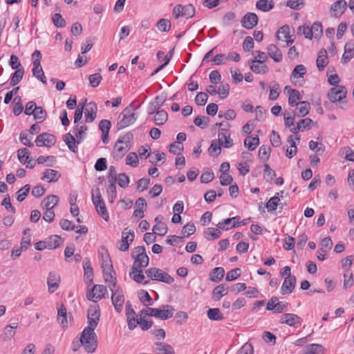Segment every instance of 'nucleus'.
<instances>
[{
	"label": "nucleus",
	"mask_w": 354,
	"mask_h": 354,
	"mask_svg": "<svg viewBox=\"0 0 354 354\" xmlns=\"http://www.w3.org/2000/svg\"><path fill=\"white\" fill-rule=\"evenodd\" d=\"M133 136L128 132L120 136L113 147V156L115 160L121 159L131 149L133 145Z\"/></svg>",
	"instance_id": "1"
},
{
	"label": "nucleus",
	"mask_w": 354,
	"mask_h": 354,
	"mask_svg": "<svg viewBox=\"0 0 354 354\" xmlns=\"http://www.w3.org/2000/svg\"><path fill=\"white\" fill-rule=\"evenodd\" d=\"M88 131V127L86 125H76L73 129L74 136L71 133H68L64 136L63 140L68 149L73 151L76 152L77 150V144H80L84 138V135Z\"/></svg>",
	"instance_id": "2"
},
{
	"label": "nucleus",
	"mask_w": 354,
	"mask_h": 354,
	"mask_svg": "<svg viewBox=\"0 0 354 354\" xmlns=\"http://www.w3.org/2000/svg\"><path fill=\"white\" fill-rule=\"evenodd\" d=\"M80 342L86 352L92 353L97 347V337L94 330L84 328Z\"/></svg>",
	"instance_id": "3"
},
{
	"label": "nucleus",
	"mask_w": 354,
	"mask_h": 354,
	"mask_svg": "<svg viewBox=\"0 0 354 354\" xmlns=\"http://www.w3.org/2000/svg\"><path fill=\"white\" fill-rule=\"evenodd\" d=\"M131 257L134 261L131 270L144 269L149 263V258L146 254V250L144 246H138L133 249Z\"/></svg>",
	"instance_id": "4"
},
{
	"label": "nucleus",
	"mask_w": 354,
	"mask_h": 354,
	"mask_svg": "<svg viewBox=\"0 0 354 354\" xmlns=\"http://www.w3.org/2000/svg\"><path fill=\"white\" fill-rule=\"evenodd\" d=\"M146 315H137L136 311H127V319L129 330H133L138 325L143 330H148L152 326V322L146 319Z\"/></svg>",
	"instance_id": "5"
},
{
	"label": "nucleus",
	"mask_w": 354,
	"mask_h": 354,
	"mask_svg": "<svg viewBox=\"0 0 354 354\" xmlns=\"http://www.w3.org/2000/svg\"><path fill=\"white\" fill-rule=\"evenodd\" d=\"M137 120V115L133 112L131 106L126 107L120 113L117 123L118 130L123 129L131 124H133Z\"/></svg>",
	"instance_id": "6"
},
{
	"label": "nucleus",
	"mask_w": 354,
	"mask_h": 354,
	"mask_svg": "<svg viewBox=\"0 0 354 354\" xmlns=\"http://www.w3.org/2000/svg\"><path fill=\"white\" fill-rule=\"evenodd\" d=\"M145 274L151 280L162 281L167 284H171L174 281L172 277L160 268H150L145 270Z\"/></svg>",
	"instance_id": "7"
},
{
	"label": "nucleus",
	"mask_w": 354,
	"mask_h": 354,
	"mask_svg": "<svg viewBox=\"0 0 354 354\" xmlns=\"http://www.w3.org/2000/svg\"><path fill=\"white\" fill-rule=\"evenodd\" d=\"M106 295L108 296L107 288L103 285H95L86 294L87 299L95 304Z\"/></svg>",
	"instance_id": "8"
},
{
	"label": "nucleus",
	"mask_w": 354,
	"mask_h": 354,
	"mask_svg": "<svg viewBox=\"0 0 354 354\" xmlns=\"http://www.w3.org/2000/svg\"><path fill=\"white\" fill-rule=\"evenodd\" d=\"M194 15L195 8L192 4L186 6L178 4L173 9V15L175 19H178L180 17L189 19L194 17Z\"/></svg>",
	"instance_id": "9"
},
{
	"label": "nucleus",
	"mask_w": 354,
	"mask_h": 354,
	"mask_svg": "<svg viewBox=\"0 0 354 354\" xmlns=\"http://www.w3.org/2000/svg\"><path fill=\"white\" fill-rule=\"evenodd\" d=\"M56 142V137L48 133H43L39 135L36 140L35 144L37 147H51Z\"/></svg>",
	"instance_id": "10"
},
{
	"label": "nucleus",
	"mask_w": 354,
	"mask_h": 354,
	"mask_svg": "<svg viewBox=\"0 0 354 354\" xmlns=\"http://www.w3.org/2000/svg\"><path fill=\"white\" fill-rule=\"evenodd\" d=\"M347 6V2L345 0L335 1L330 6V16L335 18L340 17L344 13Z\"/></svg>",
	"instance_id": "11"
},
{
	"label": "nucleus",
	"mask_w": 354,
	"mask_h": 354,
	"mask_svg": "<svg viewBox=\"0 0 354 354\" xmlns=\"http://www.w3.org/2000/svg\"><path fill=\"white\" fill-rule=\"evenodd\" d=\"M346 91L342 86H337L330 89L328 97L333 102H341L346 97Z\"/></svg>",
	"instance_id": "12"
},
{
	"label": "nucleus",
	"mask_w": 354,
	"mask_h": 354,
	"mask_svg": "<svg viewBox=\"0 0 354 354\" xmlns=\"http://www.w3.org/2000/svg\"><path fill=\"white\" fill-rule=\"evenodd\" d=\"M134 238V232L129 230L128 232H123L122 239L119 243L118 248L122 252H126L129 248V245L133 242Z\"/></svg>",
	"instance_id": "13"
},
{
	"label": "nucleus",
	"mask_w": 354,
	"mask_h": 354,
	"mask_svg": "<svg viewBox=\"0 0 354 354\" xmlns=\"http://www.w3.org/2000/svg\"><path fill=\"white\" fill-rule=\"evenodd\" d=\"M280 322L282 324H286L293 327H298L301 324V319L297 315L292 313L283 315Z\"/></svg>",
	"instance_id": "14"
},
{
	"label": "nucleus",
	"mask_w": 354,
	"mask_h": 354,
	"mask_svg": "<svg viewBox=\"0 0 354 354\" xmlns=\"http://www.w3.org/2000/svg\"><path fill=\"white\" fill-rule=\"evenodd\" d=\"M241 217L237 216L232 218H228L223 221L219 222L216 225L219 229L228 230L230 228L239 226L242 222L240 221Z\"/></svg>",
	"instance_id": "15"
},
{
	"label": "nucleus",
	"mask_w": 354,
	"mask_h": 354,
	"mask_svg": "<svg viewBox=\"0 0 354 354\" xmlns=\"http://www.w3.org/2000/svg\"><path fill=\"white\" fill-rule=\"evenodd\" d=\"M60 282V276L55 272H50L47 279L48 291L54 292L59 287Z\"/></svg>",
	"instance_id": "16"
},
{
	"label": "nucleus",
	"mask_w": 354,
	"mask_h": 354,
	"mask_svg": "<svg viewBox=\"0 0 354 354\" xmlns=\"http://www.w3.org/2000/svg\"><path fill=\"white\" fill-rule=\"evenodd\" d=\"M97 106L95 102H91L87 104L85 110V122L87 123L93 122L97 115Z\"/></svg>",
	"instance_id": "17"
},
{
	"label": "nucleus",
	"mask_w": 354,
	"mask_h": 354,
	"mask_svg": "<svg viewBox=\"0 0 354 354\" xmlns=\"http://www.w3.org/2000/svg\"><path fill=\"white\" fill-rule=\"evenodd\" d=\"M296 284V277H285L283 284L281 288V292L282 295H288L290 294Z\"/></svg>",
	"instance_id": "18"
},
{
	"label": "nucleus",
	"mask_w": 354,
	"mask_h": 354,
	"mask_svg": "<svg viewBox=\"0 0 354 354\" xmlns=\"http://www.w3.org/2000/svg\"><path fill=\"white\" fill-rule=\"evenodd\" d=\"M111 290L112 291V303L115 308V310H118L123 305L124 301V295L122 294L121 291L118 289H115V288L110 287Z\"/></svg>",
	"instance_id": "19"
},
{
	"label": "nucleus",
	"mask_w": 354,
	"mask_h": 354,
	"mask_svg": "<svg viewBox=\"0 0 354 354\" xmlns=\"http://www.w3.org/2000/svg\"><path fill=\"white\" fill-rule=\"evenodd\" d=\"M100 317V311H88L87 322L88 326L84 328L94 330L96 328Z\"/></svg>",
	"instance_id": "20"
},
{
	"label": "nucleus",
	"mask_w": 354,
	"mask_h": 354,
	"mask_svg": "<svg viewBox=\"0 0 354 354\" xmlns=\"http://www.w3.org/2000/svg\"><path fill=\"white\" fill-rule=\"evenodd\" d=\"M354 56V41H348L344 46V53L342 57V63H348Z\"/></svg>",
	"instance_id": "21"
},
{
	"label": "nucleus",
	"mask_w": 354,
	"mask_h": 354,
	"mask_svg": "<svg viewBox=\"0 0 354 354\" xmlns=\"http://www.w3.org/2000/svg\"><path fill=\"white\" fill-rule=\"evenodd\" d=\"M103 268V276L104 278V280L106 282L110 281L112 283V286L113 288H116V282H115V278L113 276V272H114L113 270L112 265H109V263H106L105 265H102Z\"/></svg>",
	"instance_id": "22"
},
{
	"label": "nucleus",
	"mask_w": 354,
	"mask_h": 354,
	"mask_svg": "<svg viewBox=\"0 0 354 354\" xmlns=\"http://www.w3.org/2000/svg\"><path fill=\"white\" fill-rule=\"evenodd\" d=\"M268 55L275 62H280L282 60L283 55L280 49L274 44H270L267 47Z\"/></svg>",
	"instance_id": "23"
},
{
	"label": "nucleus",
	"mask_w": 354,
	"mask_h": 354,
	"mask_svg": "<svg viewBox=\"0 0 354 354\" xmlns=\"http://www.w3.org/2000/svg\"><path fill=\"white\" fill-rule=\"evenodd\" d=\"M61 177V174L55 169H46L44 172V176L41 178L42 180H46L48 183H55L58 181Z\"/></svg>",
	"instance_id": "24"
},
{
	"label": "nucleus",
	"mask_w": 354,
	"mask_h": 354,
	"mask_svg": "<svg viewBox=\"0 0 354 354\" xmlns=\"http://www.w3.org/2000/svg\"><path fill=\"white\" fill-rule=\"evenodd\" d=\"M156 354H175L174 348L166 343L157 342L155 344Z\"/></svg>",
	"instance_id": "25"
},
{
	"label": "nucleus",
	"mask_w": 354,
	"mask_h": 354,
	"mask_svg": "<svg viewBox=\"0 0 354 354\" xmlns=\"http://www.w3.org/2000/svg\"><path fill=\"white\" fill-rule=\"evenodd\" d=\"M251 70L258 74H264L268 72V67L263 62L252 60L250 63Z\"/></svg>",
	"instance_id": "26"
},
{
	"label": "nucleus",
	"mask_w": 354,
	"mask_h": 354,
	"mask_svg": "<svg viewBox=\"0 0 354 354\" xmlns=\"http://www.w3.org/2000/svg\"><path fill=\"white\" fill-rule=\"evenodd\" d=\"M317 66L319 71H322L327 66L328 63L327 52L325 49L319 50L317 58Z\"/></svg>",
	"instance_id": "27"
},
{
	"label": "nucleus",
	"mask_w": 354,
	"mask_h": 354,
	"mask_svg": "<svg viewBox=\"0 0 354 354\" xmlns=\"http://www.w3.org/2000/svg\"><path fill=\"white\" fill-rule=\"evenodd\" d=\"M259 18L254 12H248L245 15V28L252 29L258 24Z\"/></svg>",
	"instance_id": "28"
},
{
	"label": "nucleus",
	"mask_w": 354,
	"mask_h": 354,
	"mask_svg": "<svg viewBox=\"0 0 354 354\" xmlns=\"http://www.w3.org/2000/svg\"><path fill=\"white\" fill-rule=\"evenodd\" d=\"M129 275L138 283L147 284L149 282V280H145V277L143 274V269H137L136 270H131Z\"/></svg>",
	"instance_id": "29"
},
{
	"label": "nucleus",
	"mask_w": 354,
	"mask_h": 354,
	"mask_svg": "<svg viewBox=\"0 0 354 354\" xmlns=\"http://www.w3.org/2000/svg\"><path fill=\"white\" fill-rule=\"evenodd\" d=\"M138 297L140 301L143 304L144 306H146V308L143 310H162L161 308H153L148 307L149 306L151 305V298L148 292L145 290H141L138 293Z\"/></svg>",
	"instance_id": "30"
},
{
	"label": "nucleus",
	"mask_w": 354,
	"mask_h": 354,
	"mask_svg": "<svg viewBox=\"0 0 354 354\" xmlns=\"http://www.w3.org/2000/svg\"><path fill=\"white\" fill-rule=\"evenodd\" d=\"M59 198L56 195H50L46 197L41 202L43 208L48 209V208L53 209L58 203Z\"/></svg>",
	"instance_id": "31"
},
{
	"label": "nucleus",
	"mask_w": 354,
	"mask_h": 354,
	"mask_svg": "<svg viewBox=\"0 0 354 354\" xmlns=\"http://www.w3.org/2000/svg\"><path fill=\"white\" fill-rule=\"evenodd\" d=\"M297 106L298 108L297 109V111L294 113L295 115L297 117H304L308 114L310 109L309 102L306 101L299 102Z\"/></svg>",
	"instance_id": "32"
},
{
	"label": "nucleus",
	"mask_w": 354,
	"mask_h": 354,
	"mask_svg": "<svg viewBox=\"0 0 354 354\" xmlns=\"http://www.w3.org/2000/svg\"><path fill=\"white\" fill-rule=\"evenodd\" d=\"M48 249L53 250L58 248L62 242V239L58 235H51L46 239Z\"/></svg>",
	"instance_id": "33"
},
{
	"label": "nucleus",
	"mask_w": 354,
	"mask_h": 354,
	"mask_svg": "<svg viewBox=\"0 0 354 354\" xmlns=\"http://www.w3.org/2000/svg\"><path fill=\"white\" fill-rule=\"evenodd\" d=\"M225 275V270L222 267H216L210 272L209 277L211 281L218 283Z\"/></svg>",
	"instance_id": "34"
},
{
	"label": "nucleus",
	"mask_w": 354,
	"mask_h": 354,
	"mask_svg": "<svg viewBox=\"0 0 354 354\" xmlns=\"http://www.w3.org/2000/svg\"><path fill=\"white\" fill-rule=\"evenodd\" d=\"M256 7L263 12H268L273 8L274 2L272 0H258L256 3Z\"/></svg>",
	"instance_id": "35"
},
{
	"label": "nucleus",
	"mask_w": 354,
	"mask_h": 354,
	"mask_svg": "<svg viewBox=\"0 0 354 354\" xmlns=\"http://www.w3.org/2000/svg\"><path fill=\"white\" fill-rule=\"evenodd\" d=\"M84 278L90 282L93 281V271L91 266V263L89 259H86L83 264Z\"/></svg>",
	"instance_id": "36"
},
{
	"label": "nucleus",
	"mask_w": 354,
	"mask_h": 354,
	"mask_svg": "<svg viewBox=\"0 0 354 354\" xmlns=\"http://www.w3.org/2000/svg\"><path fill=\"white\" fill-rule=\"evenodd\" d=\"M98 214L106 221L109 219V213L106 210V207L104 201L100 203H96L93 204Z\"/></svg>",
	"instance_id": "37"
},
{
	"label": "nucleus",
	"mask_w": 354,
	"mask_h": 354,
	"mask_svg": "<svg viewBox=\"0 0 354 354\" xmlns=\"http://www.w3.org/2000/svg\"><path fill=\"white\" fill-rule=\"evenodd\" d=\"M259 145V138L258 136H248L245 139V147L250 151L255 149Z\"/></svg>",
	"instance_id": "38"
},
{
	"label": "nucleus",
	"mask_w": 354,
	"mask_h": 354,
	"mask_svg": "<svg viewBox=\"0 0 354 354\" xmlns=\"http://www.w3.org/2000/svg\"><path fill=\"white\" fill-rule=\"evenodd\" d=\"M218 139L220 140L221 145L225 148H230L232 146V140L230 138V134L227 131L219 132Z\"/></svg>",
	"instance_id": "39"
},
{
	"label": "nucleus",
	"mask_w": 354,
	"mask_h": 354,
	"mask_svg": "<svg viewBox=\"0 0 354 354\" xmlns=\"http://www.w3.org/2000/svg\"><path fill=\"white\" fill-rule=\"evenodd\" d=\"M146 315L159 318L160 319H166L173 316L172 311H145Z\"/></svg>",
	"instance_id": "40"
},
{
	"label": "nucleus",
	"mask_w": 354,
	"mask_h": 354,
	"mask_svg": "<svg viewBox=\"0 0 354 354\" xmlns=\"http://www.w3.org/2000/svg\"><path fill=\"white\" fill-rule=\"evenodd\" d=\"M306 73V68L303 64L297 65L290 75V79H297L299 77H303Z\"/></svg>",
	"instance_id": "41"
},
{
	"label": "nucleus",
	"mask_w": 354,
	"mask_h": 354,
	"mask_svg": "<svg viewBox=\"0 0 354 354\" xmlns=\"http://www.w3.org/2000/svg\"><path fill=\"white\" fill-rule=\"evenodd\" d=\"M168 118L167 113L164 110L157 111L154 115V122L157 125H162Z\"/></svg>",
	"instance_id": "42"
},
{
	"label": "nucleus",
	"mask_w": 354,
	"mask_h": 354,
	"mask_svg": "<svg viewBox=\"0 0 354 354\" xmlns=\"http://www.w3.org/2000/svg\"><path fill=\"white\" fill-rule=\"evenodd\" d=\"M221 234V232L218 229L214 227H208L205 232V237L207 240L212 241L219 238Z\"/></svg>",
	"instance_id": "43"
},
{
	"label": "nucleus",
	"mask_w": 354,
	"mask_h": 354,
	"mask_svg": "<svg viewBox=\"0 0 354 354\" xmlns=\"http://www.w3.org/2000/svg\"><path fill=\"white\" fill-rule=\"evenodd\" d=\"M227 288L225 285L221 284L213 290V297L216 300H219L223 296L227 295Z\"/></svg>",
	"instance_id": "44"
},
{
	"label": "nucleus",
	"mask_w": 354,
	"mask_h": 354,
	"mask_svg": "<svg viewBox=\"0 0 354 354\" xmlns=\"http://www.w3.org/2000/svg\"><path fill=\"white\" fill-rule=\"evenodd\" d=\"M171 26V23L170 20L167 19H160L156 24V27L160 32H168L170 30Z\"/></svg>",
	"instance_id": "45"
},
{
	"label": "nucleus",
	"mask_w": 354,
	"mask_h": 354,
	"mask_svg": "<svg viewBox=\"0 0 354 354\" xmlns=\"http://www.w3.org/2000/svg\"><path fill=\"white\" fill-rule=\"evenodd\" d=\"M24 75V69L16 70L11 75V86H14L19 84L22 80Z\"/></svg>",
	"instance_id": "46"
},
{
	"label": "nucleus",
	"mask_w": 354,
	"mask_h": 354,
	"mask_svg": "<svg viewBox=\"0 0 354 354\" xmlns=\"http://www.w3.org/2000/svg\"><path fill=\"white\" fill-rule=\"evenodd\" d=\"M221 142H220V140L215 139L212 141L211 145L208 149V151L210 155H212L213 153H216V155H218L221 152Z\"/></svg>",
	"instance_id": "47"
},
{
	"label": "nucleus",
	"mask_w": 354,
	"mask_h": 354,
	"mask_svg": "<svg viewBox=\"0 0 354 354\" xmlns=\"http://www.w3.org/2000/svg\"><path fill=\"white\" fill-rule=\"evenodd\" d=\"M33 116L35 120H37L39 122H43L46 117V111L41 106H37L35 109H34Z\"/></svg>",
	"instance_id": "48"
},
{
	"label": "nucleus",
	"mask_w": 354,
	"mask_h": 354,
	"mask_svg": "<svg viewBox=\"0 0 354 354\" xmlns=\"http://www.w3.org/2000/svg\"><path fill=\"white\" fill-rule=\"evenodd\" d=\"M209 122V118L205 115H198L194 119V124L203 129L207 127Z\"/></svg>",
	"instance_id": "49"
},
{
	"label": "nucleus",
	"mask_w": 354,
	"mask_h": 354,
	"mask_svg": "<svg viewBox=\"0 0 354 354\" xmlns=\"http://www.w3.org/2000/svg\"><path fill=\"white\" fill-rule=\"evenodd\" d=\"M324 348L320 344H313L307 346L306 354H323Z\"/></svg>",
	"instance_id": "50"
},
{
	"label": "nucleus",
	"mask_w": 354,
	"mask_h": 354,
	"mask_svg": "<svg viewBox=\"0 0 354 354\" xmlns=\"http://www.w3.org/2000/svg\"><path fill=\"white\" fill-rule=\"evenodd\" d=\"M353 273L350 269H346L344 274V287L345 289L351 288L353 285Z\"/></svg>",
	"instance_id": "51"
},
{
	"label": "nucleus",
	"mask_w": 354,
	"mask_h": 354,
	"mask_svg": "<svg viewBox=\"0 0 354 354\" xmlns=\"http://www.w3.org/2000/svg\"><path fill=\"white\" fill-rule=\"evenodd\" d=\"M57 322L64 330L68 328L67 311H57Z\"/></svg>",
	"instance_id": "52"
},
{
	"label": "nucleus",
	"mask_w": 354,
	"mask_h": 354,
	"mask_svg": "<svg viewBox=\"0 0 354 354\" xmlns=\"http://www.w3.org/2000/svg\"><path fill=\"white\" fill-rule=\"evenodd\" d=\"M30 154V151L26 148H21L17 151L18 159L22 164H25L28 161Z\"/></svg>",
	"instance_id": "53"
},
{
	"label": "nucleus",
	"mask_w": 354,
	"mask_h": 354,
	"mask_svg": "<svg viewBox=\"0 0 354 354\" xmlns=\"http://www.w3.org/2000/svg\"><path fill=\"white\" fill-rule=\"evenodd\" d=\"M277 37L279 40H284L285 39L290 38V28L288 26L281 27L278 31Z\"/></svg>",
	"instance_id": "54"
},
{
	"label": "nucleus",
	"mask_w": 354,
	"mask_h": 354,
	"mask_svg": "<svg viewBox=\"0 0 354 354\" xmlns=\"http://www.w3.org/2000/svg\"><path fill=\"white\" fill-rule=\"evenodd\" d=\"M280 87L279 85L276 82H272V85L270 86L269 99L270 100H275L279 95Z\"/></svg>",
	"instance_id": "55"
},
{
	"label": "nucleus",
	"mask_w": 354,
	"mask_h": 354,
	"mask_svg": "<svg viewBox=\"0 0 354 354\" xmlns=\"http://www.w3.org/2000/svg\"><path fill=\"white\" fill-rule=\"evenodd\" d=\"M106 192L108 194L109 201L111 203H113L117 196L115 183H110V185L106 188Z\"/></svg>",
	"instance_id": "56"
},
{
	"label": "nucleus",
	"mask_w": 354,
	"mask_h": 354,
	"mask_svg": "<svg viewBox=\"0 0 354 354\" xmlns=\"http://www.w3.org/2000/svg\"><path fill=\"white\" fill-rule=\"evenodd\" d=\"M37 162L38 164H44L46 163V166L50 167L53 165V162H56V158L53 156H39L37 159Z\"/></svg>",
	"instance_id": "57"
},
{
	"label": "nucleus",
	"mask_w": 354,
	"mask_h": 354,
	"mask_svg": "<svg viewBox=\"0 0 354 354\" xmlns=\"http://www.w3.org/2000/svg\"><path fill=\"white\" fill-rule=\"evenodd\" d=\"M301 99V96L299 91H292V94L288 96V104L292 107L296 106L299 104L298 100Z\"/></svg>",
	"instance_id": "58"
},
{
	"label": "nucleus",
	"mask_w": 354,
	"mask_h": 354,
	"mask_svg": "<svg viewBox=\"0 0 354 354\" xmlns=\"http://www.w3.org/2000/svg\"><path fill=\"white\" fill-rule=\"evenodd\" d=\"M230 73L232 75L233 82L235 84L240 83L243 80V75L241 73L240 70L236 68H231Z\"/></svg>",
	"instance_id": "59"
},
{
	"label": "nucleus",
	"mask_w": 354,
	"mask_h": 354,
	"mask_svg": "<svg viewBox=\"0 0 354 354\" xmlns=\"http://www.w3.org/2000/svg\"><path fill=\"white\" fill-rule=\"evenodd\" d=\"M30 189V187L29 185H25L21 189H19L17 194V201L19 202H22L26 197L28 196L29 192Z\"/></svg>",
	"instance_id": "60"
},
{
	"label": "nucleus",
	"mask_w": 354,
	"mask_h": 354,
	"mask_svg": "<svg viewBox=\"0 0 354 354\" xmlns=\"http://www.w3.org/2000/svg\"><path fill=\"white\" fill-rule=\"evenodd\" d=\"M126 164L131 167H136L138 164V157L135 152H130L126 158Z\"/></svg>",
	"instance_id": "61"
},
{
	"label": "nucleus",
	"mask_w": 354,
	"mask_h": 354,
	"mask_svg": "<svg viewBox=\"0 0 354 354\" xmlns=\"http://www.w3.org/2000/svg\"><path fill=\"white\" fill-rule=\"evenodd\" d=\"M52 19H53L54 26L57 28H62V27L65 26V25H66L65 19L59 13H55L53 16Z\"/></svg>",
	"instance_id": "62"
},
{
	"label": "nucleus",
	"mask_w": 354,
	"mask_h": 354,
	"mask_svg": "<svg viewBox=\"0 0 354 354\" xmlns=\"http://www.w3.org/2000/svg\"><path fill=\"white\" fill-rule=\"evenodd\" d=\"M280 199L277 196L272 197L266 204V208L268 212H272L277 209Z\"/></svg>",
	"instance_id": "63"
},
{
	"label": "nucleus",
	"mask_w": 354,
	"mask_h": 354,
	"mask_svg": "<svg viewBox=\"0 0 354 354\" xmlns=\"http://www.w3.org/2000/svg\"><path fill=\"white\" fill-rule=\"evenodd\" d=\"M242 271L241 268H235L230 270L226 274V280L228 281H233L241 275Z\"/></svg>",
	"instance_id": "64"
}]
</instances>
